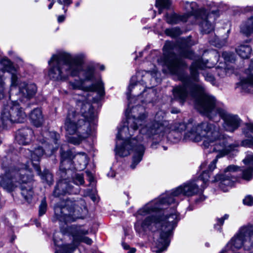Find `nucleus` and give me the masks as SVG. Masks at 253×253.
Returning <instances> with one entry per match:
<instances>
[{"label":"nucleus","mask_w":253,"mask_h":253,"mask_svg":"<svg viewBox=\"0 0 253 253\" xmlns=\"http://www.w3.org/2000/svg\"><path fill=\"white\" fill-rule=\"evenodd\" d=\"M199 180L189 181L162 194L147 203L135 214L138 232L150 231L154 234L153 251L160 253L169 246V238L180 220L176 206L182 197L199 193Z\"/></svg>","instance_id":"f257e3e1"},{"label":"nucleus","mask_w":253,"mask_h":253,"mask_svg":"<svg viewBox=\"0 0 253 253\" xmlns=\"http://www.w3.org/2000/svg\"><path fill=\"white\" fill-rule=\"evenodd\" d=\"M146 115L140 113L138 116L134 115L129 117L123 126L119 128L117 135L116 152L121 157L128 156L133 153L130 168L134 169L142 160L145 152V147L141 135L156 141H161L170 132V128L166 121H154L138 130L139 126L145 123Z\"/></svg>","instance_id":"f03ea898"},{"label":"nucleus","mask_w":253,"mask_h":253,"mask_svg":"<svg viewBox=\"0 0 253 253\" xmlns=\"http://www.w3.org/2000/svg\"><path fill=\"white\" fill-rule=\"evenodd\" d=\"M173 43L167 42L164 47L165 56L164 64L167 68L168 72L177 76L182 84L174 86L172 89L173 98L183 104L185 101L191 97L196 99V108L200 112V104L208 93L204 85L200 83L198 70H204L210 68L207 65L208 61H204L200 58L194 61L189 67L190 76L184 74L182 70L187 67L185 62L171 52Z\"/></svg>","instance_id":"7ed1b4c3"},{"label":"nucleus","mask_w":253,"mask_h":253,"mask_svg":"<svg viewBox=\"0 0 253 253\" xmlns=\"http://www.w3.org/2000/svg\"><path fill=\"white\" fill-rule=\"evenodd\" d=\"M82 95L74 96L76 100V108L69 111L65 126L70 134L77 133L69 137V141L73 144H79L95 129L96 124V114L91 104L87 101L88 91H96L100 96L105 94L104 84L99 80L95 84L86 87Z\"/></svg>","instance_id":"20e7f679"},{"label":"nucleus","mask_w":253,"mask_h":253,"mask_svg":"<svg viewBox=\"0 0 253 253\" xmlns=\"http://www.w3.org/2000/svg\"><path fill=\"white\" fill-rule=\"evenodd\" d=\"M180 129L184 128L186 132L184 138L194 142L202 141V146L205 148L210 147L212 148V152H218L216 158L211 163L207 169V163H202L200 166L203 169L202 174L200 176L199 183L200 181L206 184L208 181L210 172L216 168V164L219 158L228 154L234 149L232 145H227L224 136L220 132V128L217 124L204 122L197 124H193L190 122L185 125L184 124L180 125Z\"/></svg>","instance_id":"39448f33"},{"label":"nucleus","mask_w":253,"mask_h":253,"mask_svg":"<svg viewBox=\"0 0 253 253\" xmlns=\"http://www.w3.org/2000/svg\"><path fill=\"white\" fill-rule=\"evenodd\" d=\"M84 58L83 54L72 55L64 51L53 54L48 61L49 77L54 81H65L70 76H79L82 71L84 80H91L94 78L95 69L92 66H88L83 70Z\"/></svg>","instance_id":"423d86ee"},{"label":"nucleus","mask_w":253,"mask_h":253,"mask_svg":"<svg viewBox=\"0 0 253 253\" xmlns=\"http://www.w3.org/2000/svg\"><path fill=\"white\" fill-rule=\"evenodd\" d=\"M32 183L33 175L27 164L11 167L2 178L0 175V184L5 190L11 192L19 185L22 196L29 203L34 194Z\"/></svg>","instance_id":"0eeeda50"},{"label":"nucleus","mask_w":253,"mask_h":253,"mask_svg":"<svg viewBox=\"0 0 253 253\" xmlns=\"http://www.w3.org/2000/svg\"><path fill=\"white\" fill-rule=\"evenodd\" d=\"M199 109L200 113L214 121L218 115L223 120V127L227 131L233 132L240 125L241 120L238 116L228 113L212 95H207L204 98Z\"/></svg>","instance_id":"6e6552de"},{"label":"nucleus","mask_w":253,"mask_h":253,"mask_svg":"<svg viewBox=\"0 0 253 253\" xmlns=\"http://www.w3.org/2000/svg\"><path fill=\"white\" fill-rule=\"evenodd\" d=\"M59 137V135L54 131H44L38 137L37 141L42 144L47 143L45 145V150L42 147L36 144L32 145L30 149L27 150V153L30 154L31 163L37 173H40L39 162L45 152L51 155L58 149Z\"/></svg>","instance_id":"1a4fd4ad"},{"label":"nucleus","mask_w":253,"mask_h":253,"mask_svg":"<svg viewBox=\"0 0 253 253\" xmlns=\"http://www.w3.org/2000/svg\"><path fill=\"white\" fill-rule=\"evenodd\" d=\"M54 210V216L53 220L59 221L62 229L64 228L63 224H67L78 218H83V215L87 213L85 207L81 208L68 200L56 204Z\"/></svg>","instance_id":"9d476101"},{"label":"nucleus","mask_w":253,"mask_h":253,"mask_svg":"<svg viewBox=\"0 0 253 253\" xmlns=\"http://www.w3.org/2000/svg\"><path fill=\"white\" fill-rule=\"evenodd\" d=\"M253 225H248L241 227L237 234L227 244L224 250L220 253L234 252L243 246L246 253H250V249L253 246Z\"/></svg>","instance_id":"9b49d317"},{"label":"nucleus","mask_w":253,"mask_h":253,"mask_svg":"<svg viewBox=\"0 0 253 253\" xmlns=\"http://www.w3.org/2000/svg\"><path fill=\"white\" fill-rule=\"evenodd\" d=\"M26 118V114L17 100H11L4 107L0 120L3 127H7L13 123L24 122Z\"/></svg>","instance_id":"f8f14e48"},{"label":"nucleus","mask_w":253,"mask_h":253,"mask_svg":"<svg viewBox=\"0 0 253 253\" xmlns=\"http://www.w3.org/2000/svg\"><path fill=\"white\" fill-rule=\"evenodd\" d=\"M157 70L154 69L151 71H142L136 73L135 76H133L130 79V84L128 87L127 95L129 99V95L134 92L135 95H138L141 92H144L147 86V80L155 78ZM149 84L151 85L152 80H150Z\"/></svg>","instance_id":"ddd939ff"},{"label":"nucleus","mask_w":253,"mask_h":253,"mask_svg":"<svg viewBox=\"0 0 253 253\" xmlns=\"http://www.w3.org/2000/svg\"><path fill=\"white\" fill-rule=\"evenodd\" d=\"M190 6L191 9V11H190L191 14L199 21L201 32L203 34H208L212 31L214 28L212 21L215 18H212L211 15L215 14L216 11L212 10L211 13L208 14L205 9H199L195 2H192Z\"/></svg>","instance_id":"4468645a"},{"label":"nucleus","mask_w":253,"mask_h":253,"mask_svg":"<svg viewBox=\"0 0 253 253\" xmlns=\"http://www.w3.org/2000/svg\"><path fill=\"white\" fill-rule=\"evenodd\" d=\"M240 171V168L235 165H230L224 170V174L220 175L219 180V186L224 192H226L231 187L234 183L237 180V178L234 173L237 171Z\"/></svg>","instance_id":"2eb2a0df"},{"label":"nucleus","mask_w":253,"mask_h":253,"mask_svg":"<svg viewBox=\"0 0 253 253\" xmlns=\"http://www.w3.org/2000/svg\"><path fill=\"white\" fill-rule=\"evenodd\" d=\"M65 229L72 236L74 244H77L78 245L80 243L83 242L90 245L92 243V240L90 238L85 236L88 234V231L82 226L76 225L67 226L65 227Z\"/></svg>","instance_id":"dca6fc26"},{"label":"nucleus","mask_w":253,"mask_h":253,"mask_svg":"<svg viewBox=\"0 0 253 253\" xmlns=\"http://www.w3.org/2000/svg\"><path fill=\"white\" fill-rule=\"evenodd\" d=\"M79 193V188H74L67 179L59 180L55 188L53 195L58 197L65 194H77Z\"/></svg>","instance_id":"f3484780"},{"label":"nucleus","mask_w":253,"mask_h":253,"mask_svg":"<svg viewBox=\"0 0 253 253\" xmlns=\"http://www.w3.org/2000/svg\"><path fill=\"white\" fill-rule=\"evenodd\" d=\"M37 90V88L35 84L25 82L21 83L19 86V100L22 102L30 99L35 95Z\"/></svg>","instance_id":"a211bd4d"},{"label":"nucleus","mask_w":253,"mask_h":253,"mask_svg":"<svg viewBox=\"0 0 253 253\" xmlns=\"http://www.w3.org/2000/svg\"><path fill=\"white\" fill-rule=\"evenodd\" d=\"M247 74V78H243L236 84V87L241 92H249L253 85V58L251 61Z\"/></svg>","instance_id":"6ab92c4d"},{"label":"nucleus","mask_w":253,"mask_h":253,"mask_svg":"<svg viewBox=\"0 0 253 253\" xmlns=\"http://www.w3.org/2000/svg\"><path fill=\"white\" fill-rule=\"evenodd\" d=\"M3 69L0 70L4 73L6 71L11 74V87H15L18 83L17 71L13 65L12 63L7 58H2L0 61Z\"/></svg>","instance_id":"aec40b11"},{"label":"nucleus","mask_w":253,"mask_h":253,"mask_svg":"<svg viewBox=\"0 0 253 253\" xmlns=\"http://www.w3.org/2000/svg\"><path fill=\"white\" fill-rule=\"evenodd\" d=\"M185 8L187 11V13H185L182 15H177L174 13H171L167 14L166 16V21L170 24H176L180 22H186L189 16L192 15L191 12V9L190 8V5L191 3H189L188 1H185Z\"/></svg>","instance_id":"412c9836"},{"label":"nucleus","mask_w":253,"mask_h":253,"mask_svg":"<svg viewBox=\"0 0 253 253\" xmlns=\"http://www.w3.org/2000/svg\"><path fill=\"white\" fill-rule=\"evenodd\" d=\"M34 135L33 130L29 128H25L19 130L16 134V139L19 144L27 145L32 140Z\"/></svg>","instance_id":"4be33fe9"},{"label":"nucleus","mask_w":253,"mask_h":253,"mask_svg":"<svg viewBox=\"0 0 253 253\" xmlns=\"http://www.w3.org/2000/svg\"><path fill=\"white\" fill-rule=\"evenodd\" d=\"M245 11H253V6H246L245 8ZM240 31L247 36L253 33V13L252 16L242 22L240 26Z\"/></svg>","instance_id":"5701e85b"},{"label":"nucleus","mask_w":253,"mask_h":253,"mask_svg":"<svg viewBox=\"0 0 253 253\" xmlns=\"http://www.w3.org/2000/svg\"><path fill=\"white\" fill-rule=\"evenodd\" d=\"M243 133L248 138L242 141V145L253 148V123L246 124L243 129Z\"/></svg>","instance_id":"b1692460"},{"label":"nucleus","mask_w":253,"mask_h":253,"mask_svg":"<svg viewBox=\"0 0 253 253\" xmlns=\"http://www.w3.org/2000/svg\"><path fill=\"white\" fill-rule=\"evenodd\" d=\"M247 168L242 170L243 178L247 180H250L252 178L253 171V154H249L243 160Z\"/></svg>","instance_id":"393cba45"},{"label":"nucleus","mask_w":253,"mask_h":253,"mask_svg":"<svg viewBox=\"0 0 253 253\" xmlns=\"http://www.w3.org/2000/svg\"><path fill=\"white\" fill-rule=\"evenodd\" d=\"M30 119L32 123L36 127H39L43 123V117L40 108L34 109L30 115Z\"/></svg>","instance_id":"a878e982"},{"label":"nucleus","mask_w":253,"mask_h":253,"mask_svg":"<svg viewBox=\"0 0 253 253\" xmlns=\"http://www.w3.org/2000/svg\"><path fill=\"white\" fill-rule=\"evenodd\" d=\"M53 241L55 246L59 248V249H55V253H72L78 246L77 244H74L73 241L71 244H64L62 245H58L54 238Z\"/></svg>","instance_id":"bb28decb"},{"label":"nucleus","mask_w":253,"mask_h":253,"mask_svg":"<svg viewBox=\"0 0 253 253\" xmlns=\"http://www.w3.org/2000/svg\"><path fill=\"white\" fill-rule=\"evenodd\" d=\"M75 158L77 161V164H76V168L79 170L84 169L88 162L86 155L84 153H80L77 154L75 156Z\"/></svg>","instance_id":"cd10ccee"},{"label":"nucleus","mask_w":253,"mask_h":253,"mask_svg":"<svg viewBox=\"0 0 253 253\" xmlns=\"http://www.w3.org/2000/svg\"><path fill=\"white\" fill-rule=\"evenodd\" d=\"M236 51L241 58L247 59L250 56L252 48L248 45L241 44L236 48Z\"/></svg>","instance_id":"c85d7f7f"},{"label":"nucleus","mask_w":253,"mask_h":253,"mask_svg":"<svg viewBox=\"0 0 253 253\" xmlns=\"http://www.w3.org/2000/svg\"><path fill=\"white\" fill-rule=\"evenodd\" d=\"M62 147H61V166L60 169H62V167L65 165V163H71V160L73 158V154L70 150L63 151L62 150ZM63 169H66V168H63Z\"/></svg>","instance_id":"c756f323"},{"label":"nucleus","mask_w":253,"mask_h":253,"mask_svg":"<svg viewBox=\"0 0 253 253\" xmlns=\"http://www.w3.org/2000/svg\"><path fill=\"white\" fill-rule=\"evenodd\" d=\"M38 174L41 176L43 182H46L48 185L52 184L53 176L48 170H44L42 173H41V171L40 170V174L38 173Z\"/></svg>","instance_id":"7c9ffc66"},{"label":"nucleus","mask_w":253,"mask_h":253,"mask_svg":"<svg viewBox=\"0 0 253 253\" xmlns=\"http://www.w3.org/2000/svg\"><path fill=\"white\" fill-rule=\"evenodd\" d=\"M170 5L169 0H156V6L158 8L159 13L164 8H169Z\"/></svg>","instance_id":"2f4dec72"},{"label":"nucleus","mask_w":253,"mask_h":253,"mask_svg":"<svg viewBox=\"0 0 253 253\" xmlns=\"http://www.w3.org/2000/svg\"><path fill=\"white\" fill-rule=\"evenodd\" d=\"M165 33L170 37H176L180 34V30L178 28L167 29L165 30Z\"/></svg>","instance_id":"473e14b6"},{"label":"nucleus","mask_w":253,"mask_h":253,"mask_svg":"<svg viewBox=\"0 0 253 253\" xmlns=\"http://www.w3.org/2000/svg\"><path fill=\"white\" fill-rule=\"evenodd\" d=\"M73 182L77 185H83L84 183L83 175L79 173H75L73 176Z\"/></svg>","instance_id":"72a5a7b5"},{"label":"nucleus","mask_w":253,"mask_h":253,"mask_svg":"<svg viewBox=\"0 0 253 253\" xmlns=\"http://www.w3.org/2000/svg\"><path fill=\"white\" fill-rule=\"evenodd\" d=\"M47 210V203L46 199L44 198L41 201L39 206V214L40 216H42L45 213Z\"/></svg>","instance_id":"f704fd0d"},{"label":"nucleus","mask_w":253,"mask_h":253,"mask_svg":"<svg viewBox=\"0 0 253 253\" xmlns=\"http://www.w3.org/2000/svg\"><path fill=\"white\" fill-rule=\"evenodd\" d=\"M222 57L226 61L233 62L235 61V57L233 53L227 52H223Z\"/></svg>","instance_id":"c9c22d12"},{"label":"nucleus","mask_w":253,"mask_h":253,"mask_svg":"<svg viewBox=\"0 0 253 253\" xmlns=\"http://www.w3.org/2000/svg\"><path fill=\"white\" fill-rule=\"evenodd\" d=\"M57 2L61 5H63V9L64 11V12L66 13L67 12V9L65 8L66 6H69L72 3V0H57Z\"/></svg>","instance_id":"e433bc0d"},{"label":"nucleus","mask_w":253,"mask_h":253,"mask_svg":"<svg viewBox=\"0 0 253 253\" xmlns=\"http://www.w3.org/2000/svg\"><path fill=\"white\" fill-rule=\"evenodd\" d=\"M5 87L4 82L3 72L0 70V96L2 95L3 87Z\"/></svg>","instance_id":"4c0bfd02"},{"label":"nucleus","mask_w":253,"mask_h":253,"mask_svg":"<svg viewBox=\"0 0 253 253\" xmlns=\"http://www.w3.org/2000/svg\"><path fill=\"white\" fill-rule=\"evenodd\" d=\"M83 82L78 81L75 82H71L70 83V86L73 89H82Z\"/></svg>","instance_id":"58836bf2"},{"label":"nucleus","mask_w":253,"mask_h":253,"mask_svg":"<svg viewBox=\"0 0 253 253\" xmlns=\"http://www.w3.org/2000/svg\"><path fill=\"white\" fill-rule=\"evenodd\" d=\"M243 203L245 205L249 206L253 205V197L251 195H248L243 199Z\"/></svg>","instance_id":"ea45409f"},{"label":"nucleus","mask_w":253,"mask_h":253,"mask_svg":"<svg viewBox=\"0 0 253 253\" xmlns=\"http://www.w3.org/2000/svg\"><path fill=\"white\" fill-rule=\"evenodd\" d=\"M204 76L205 77V79L207 81L210 82L211 84H213L215 83V79L213 76H212L211 74L207 73H204Z\"/></svg>","instance_id":"a19ab883"},{"label":"nucleus","mask_w":253,"mask_h":253,"mask_svg":"<svg viewBox=\"0 0 253 253\" xmlns=\"http://www.w3.org/2000/svg\"><path fill=\"white\" fill-rule=\"evenodd\" d=\"M192 52L189 50H184L182 51L180 53V55L182 57L184 58H191V56L192 55Z\"/></svg>","instance_id":"79ce46f5"},{"label":"nucleus","mask_w":253,"mask_h":253,"mask_svg":"<svg viewBox=\"0 0 253 253\" xmlns=\"http://www.w3.org/2000/svg\"><path fill=\"white\" fill-rule=\"evenodd\" d=\"M228 217H229L228 214H225L223 216V217L217 219V224L219 225V226H221L222 225H223L224 220L228 219Z\"/></svg>","instance_id":"37998d69"},{"label":"nucleus","mask_w":253,"mask_h":253,"mask_svg":"<svg viewBox=\"0 0 253 253\" xmlns=\"http://www.w3.org/2000/svg\"><path fill=\"white\" fill-rule=\"evenodd\" d=\"M143 110V108L142 106H136L135 107H132V109L130 111L131 114H135V113L137 111L142 112Z\"/></svg>","instance_id":"c03bdc74"},{"label":"nucleus","mask_w":253,"mask_h":253,"mask_svg":"<svg viewBox=\"0 0 253 253\" xmlns=\"http://www.w3.org/2000/svg\"><path fill=\"white\" fill-rule=\"evenodd\" d=\"M86 174L87 176L88 177V180L90 182H91L93 180V176L91 172L89 171H86Z\"/></svg>","instance_id":"a18cd8bd"},{"label":"nucleus","mask_w":253,"mask_h":253,"mask_svg":"<svg viewBox=\"0 0 253 253\" xmlns=\"http://www.w3.org/2000/svg\"><path fill=\"white\" fill-rule=\"evenodd\" d=\"M206 199V197L204 195H200L199 198L195 200L196 203H199L201 202L204 201Z\"/></svg>","instance_id":"49530a36"},{"label":"nucleus","mask_w":253,"mask_h":253,"mask_svg":"<svg viewBox=\"0 0 253 253\" xmlns=\"http://www.w3.org/2000/svg\"><path fill=\"white\" fill-rule=\"evenodd\" d=\"M65 19V17L63 15H59L58 17V22L59 23L62 22Z\"/></svg>","instance_id":"de8ad7c7"},{"label":"nucleus","mask_w":253,"mask_h":253,"mask_svg":"<svg viewBox=\"0 0 253 253\" xmlns=\"http://www.w3.org/2000/svg\"><path fill=\"white\" fill-rule=\"evenodd\" d=\"M129 251L127 252V253H134L136 252V249L135 248H129Z\"/></svg>","instance_id":"09e8293b"},{"label":"nucleus","mask_w":253,"mask_h":253,"mask_svg":"<svg viewBox=\"0 0 253 253\" xmlns=\"http://www.w3.org/2000/svg\"><path fill=\"white\" fill-rule=\"evenodd\" d=\"M15 238H16V236L13 234L10 237V242H13L15 240Z\"/></svg>","instance_id":"8fccbe9b"},{"label":"nucleus","mask_w":253,"mask_h":253,"mask_svg":"<svg viewBox=\"0 0 253 253\" xmlns=\"http://www.w3.org/2000/svg\"><path fill=\"white\" fill-rule=\"evenodd\" d=\"M123 246L126 250H128L129 249V246L126 244H123Z\"/></svg>","instance_id":"3c124183"},{"label":"nucleus","mask_w":253,"mask_h":253,"mask_svg":"<svg viewBox=\"0 0 253 253\" xmlns=\"http://www.w3.org/2000/svg\"><path fill=\"white\" fill-rule=\"evenodd\" d=\"M5 87H3V93H2V95L1 96H0V99L3 98L4 96V94H5Z\"/></svg>","instance_id":"603ef678"},{"label":"nucleus","mask_w":253,"mask_h":253,"mask_svg":"<svg viewBox=\"0 0 253 253\" xmlns=\"http://www.w3.org/2000/svg\"><path fill=\"white\" fill-rule=\"evenodd\" d=\"M250 253H253V246H252L250 249ZM227 253H230V252H226Z\"/></svg>","instance_id":"864d4df0"},{"label":"nucleus","mask_w":253,"mask_h":253,"mask_svg":"<svg viewBox=\"0 0 253 253\" xmlns=\"http://www.w3.org/2000/svg\"><path fill=\"white\" fill-rule=\"evenodd\" d=\"M171 112L172 113H177L179 112V111L178 110H175L174 109L171 110Z\"/></svg>","instance_id":"5fc2aeb1"},{"label":"nucleus","mask_w":253,"mask_h":253,"mask_svg":"<svg viewBox=\"0 0 253 253\" xmlns=\"http://www.w3.org/2000/svg\"><path fill=\"white\" fill-rule=\"evenodd\" d=\"M53 5V3H50L48 5V9H50L52 7Z\"/></svg>","instance_id":"6e6d98bb"},{"label":"nucleus","mask_w":253,"mask_h":253,"mask_svg":"<svg viewBox=\"0 0 253 253\" xmlns=\"http://www.w3.org/2000/svg\"><path fill=\"white\" fill-rule=\"evenodd\" d=\"M112 173H113V172H112ZM108 176H110H110H111V177H114V174H113V173L111 174L110 173H109L108 174Z\"/></svg>","instance_id":"4d7b16f0"},{"label":"nucleus","mask_w":253,"mask_h":253,"mask_svg":"<svg viewBox=\"0 0 253 253\" xmlns=\"http://www.w3.org/2000/svg\"><path fill=\"white\" fill-rule=\"evenodd\" d=\"M80 5V2H77L76 3V6L78 7Z\"/></svg>","instance_id":"13d9d810"},{"label":"nucleus","mask_w":253,"mask_h":253,"mask_svg":"<svg viewBox=\"0 0 253 253\" xmlns=\"http://www.w3.org/2000/svg\"><path fill=\"white\" fill-rule=\"evenodd\" d=\"M55 2V0H51V3H53V5L54 4Z\"/></svg>","instance_id":"bf43d9fd"},{"label":"nucleus","mask_w":253,"mask_h":253,"mask_svg":"<svg viewBox=\"0 0 253 253\" xmlns=\"http://www.w3.org/2000/svg\"><path fill=\"white\" fill-rule=\"evenodd\" d=\"M100 69H101V70H103L104 69V67L103 66H101L100 67Z\"/></svg>","instance_id":"052dcab7"},{"label":"nucleus","mask_w":253,"mask_h":253,"mask_svg":"<svg viewBox=\"0 0 253 253\" xmlns=\"http://www.w3.org/2000/svg\"><path fill=\"white\" fill-rule=\"evenodd\" d=\"M212 44H214L213 43H212ZM214 45L216 46H218V47H219L220 46H221V44H219V45H217L216 43L214 44Z\"/></svg>","instance_id":"680f3d73"},{"label":"nucleus","mask_w":253,"mask_h":253,"mask_svg":"<svg viewBox=\"0 0 253 253\" xmlns=\"http://www.w3.org/2000/svg\"><path fill=\"white\" fill-rule=\"evenodd\" d=\"M131 106L130 104V103H129L128 104V108H131Z\"/></svg>","instance_id":"e2e57ef3"},{"label":"nucleus","mask_w":253,"mask_h":253,"mask_svg":"<svg viewBox=\"0 0 253 253\" xmlns=\"http://www.w3.org/2000/svg\"><path fill=\"white\" fill-rule=\"evenodd\" d=\"M152 86H153V85L150 86H148V88H151Z\"/></svg>","instance_id":"0e129e2a"},{"label":"nucleus","mask_w":253,"mask_h":253,"mask_svg":"<svg viewBox=\"0 0 253 253\" xmlns=\"http://www.w3.org/2000/svg\"><path fill=\"white\" fill-rule=\"evenodd\" d=\"M164 149L165 150H166V149H166V147H164Z\"/></svg>","instance_id":"69168bd1"},{"label":"nucleus","mask_w":253,"mask_h":253,"mask_svg":"<svg viewBox=\"0 0 253 253\" xmlns=\"http://www.w3.org/2000/svg\"><path fill=\"white\" fill-rule=\"evenodd\" d=\"M220 120V118L218 119V120L217 121V122L219 121Z\"/></svg>","instance_id":"338daca9"},{"label":"nucleus","mask_w":253,"mask_h":253,"mask_svg":"<svg viewBox=\"0 0 253 253\" xmlns=\"http://www.w3.org/2000/svg\"><path fill=\"white\" fill-rule=\"evenodd\" d=\"M214 227H215V228H216V225H215Z\"/></svg>","instance_id":"774afa93"}]
</instances>
